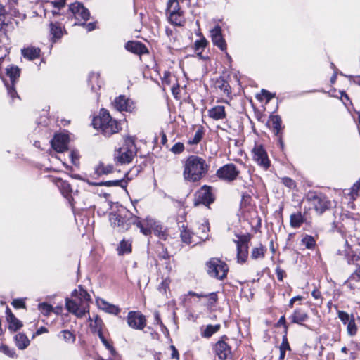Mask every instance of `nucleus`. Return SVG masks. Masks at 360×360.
<instances>
[{
    "label": "nucleus",
    "mask_w": 360,
    "mask_h": 360,
    "mask_svg": "<svg viewBox=\"0 0 360 360\" xmlns=\"http://www.w3.org/2000/svg\"><path fill=\"white\" fill-rule=\"evenodd\" d=\"M113 165L111 164L105 165L104 162H99L95 168V173L97 175L108 174L113 172Z\"/></svg>",
    "instance_id": "nucleus-28"
},
{
    "label": "nucleus",
    "mask_w": 360,
    "mask_h": 360,
    "mask_svg": "<svg viewBox=\"0 0 360 360\" xmlns=\"http://www.w3.org/2000/svg\"><path fill=\"white\" fill-rule=\"evenodd\" d=\"M65 306L68 311L75 314L77 316H82L86 312L84 307L77 298L75 300L66 298Z\"/></svg>",
    "instance_id": "nucleus-17"
},
{
    "label": "nucleus",
    "mask_w": 360,
    "mask_h": 360,
    "mask_svg": "<svg viewBox=\"0 0 360 360\" xmlns=\"http://www.w3.org/2000/svg\"><path fill=\"white\" fill-rule=\"evenodd\" d=\"M89 320L91 321L90 327L94 333H98L99 331H102L103 323L98 315L89 317Z\"/></svg>",
    "instance_id": "nucleus-29"
},
{
    "label": "nucleus",
    "mask_w": 360,
    "mask_h": 360,
    "mask_svg": "<svg viewBox=\"0 0 360 360\" xmlns=\"http://www.w3.org/2000/svg\"><path fill=\"white\" fill-rule=\"evenodd\" d=\"M248 255V248L237 247V259L238 263H244Z\"/></svg>",
    "instance_id": "nucleus-43"
},
{
    "label": "nucleus",
    "mask_w": 360,
    "mask_h": 360,
    "mask_svg": "<svg viewBox=\"0 0 360 360\" xmlns=\"http://www.w3.org/2000/svg\"><path fill=\"white\" fill-rule=\"evenodd\" d=\"M360 194V178L353 186L351 188L348 195L350 196V199L354 200Z\"/></svg>",
    "instance_id": "nucleus-45"
},
{
    "label": "nucleus",
    "mask_w": 360,
    "mask_h": 360,
    "mask_svg": "<svg viewBox=\"0 0 360 360\" xmlns=\"http://www.w3.org/2000/svg\"><path fill=\"white\" fill-rule=\"evenodd\" d=\"M347 330L349 335L350 336L355 335L357 332V326L355 323L354 319L353 317L347 324Z\"/></svg>",
    "instance_id": "nucleus-49"
},
{
    "label": "nucleus",
    "mask_w": 360,
    "mask_h": 360,
    "mask_svg": "<svg viewBox=\"0 0 360 360\" xmlns=\"http://www.w3.org/2000/svg\"><path fill=\"white\" fill-rule=\"evenodd\" d=\"M221 328L220 324H216V325H207L204 330H202L201 331V335L203 338H210L213 334L217 333L219 330Z\"/></svg>",
    "instance_id": "nucleus-34"
},
{
    "label": "nucleus",
    "mask_w": 360,
    "mask_h": 360,
    "mask_svg": "<svg viewBox=\"0 0 360 360\" xmlns=\"http://www.w3.org/2000/svg\"><path fill=\"white\" fill-rule=\"evenodd\" d=\"M70 11L73 14L76 20H82L86 21L90 17V13L83 4L80 2H75L71 4L69 6Z\"/></svg>",
    "instance_id": "nucleus-13"
},
{
    "label": "nucleus",
    "mask_w": 360,
    "mask_h": 360,
    "mask_svg": "<svg viewBox=\"0 0 360 360\" xmlns=\"http://www.w3.org/2000/svg\"><path fill=\"white\" fill-rule=\"evenodd\" d=\"M209 116L216 120L224 119L226 117L224 106L217 105L209 110Z\"/></svg>",
    "instance_id": "nucleus-25"
},
{
    "label": "nucleus",
    "mask_w": 360,
    "mask_h": 360,
    "mask_svg": "<svg viewBox=\"0 0 360 360\" xmlns=\"http://www.w3.org/2000/svg\"><path fill=\"white\" fill-rule=\"evenodd\" d=\"M20 70L17 66L11 65L6 68V75L10 78L11 84H8L6 81H4V83L7 88L8 94L12 99L15 98H18L14 85L16 81L18 80V77H20Z\"/></svg>",
    "instance_id": "nucleus-8"
},
{
    "label": "nucleus",
    "mask_w": 360,
    "mask_h": 360,
    "mask_svg": "<svg viewBox=\"0 0 360 360\" xmlns=\"http://www.w3.org/2000/svg\"><path fill=\"white\" fill-rule=\"evenodd\" d=\"M214 201V196L212 192V187L203 186L195 194L194 205L200 204L208 207Z\"/></svg>",
    "instance_id": "nucleus-7"
},
{
    "label": "nucleus",
    "mask_w": 360,
    "mask_h": 360,
    "mask_svg": "<svg viewBox=\"0 0 360 360\" xmlns=\"http://www.w3.org/2000/svg\"><path fill=\"white\" fill-rule=\"evenodd\" d=\"M304 222V218L300 212L297 213H293L290 215V226L292 228H299Z\"/></svg>",
    "instance_id": "nucleus-36"
},
{
    "label": "nucleus",
    "mask_w": 360,
    "mask_h": 360,
    "mask_svg": "<svg viewBox=\"0 0 360 360\" xmlns=\"http://www.w3.org/2000/svg\"><path fill=\"white\" fill-rule=\"evenodd\" d=\"M141 221L144 224L145 228L149 231L148 235L150 234L153 231L154 234L157 236L160 239L164 240L167 239V234L166 233L165 229L162 225L158 224L150 218H146L143 220H141Z\"/></svg>",
    "instance_id": "nucleus-12"
},
{
    "label": "nucleus",
    "mask_w": 360,
    "mask_h": 360,
    "mask_svg": "<svg viewBox=\"0 0 360 360\" xmlns=\"http://www.w3.org/2000/svg\"><path fill=\"white\" fill-rule=\"evenodd\" d=\"M238 240H234V243L236 244V247L239 248H248V243L251 239L250 234H245L241 236H237Z\"/></svg>",
    "instance_id": "nucleus-40"
},
{
    "label": "nucleus",
    "mask_w": 360,
    "mask_h": 360,
    "mask_svg": "<svg viewBox=\"0 0 360 360\" xmlns=\"http://www.w3.org/2000/svg\"><path fill=\"white\" fill-rule=\"evenodd\" d=\"M89 84L93 91H96L100 88L99 74L92 72L89 76Z\"/></svg>",
    "instance_id": "nucleus-39"
},
{
    "label": "nucleus",
    "mask_w": 360,
    "mask_h": 360,
    "mask_svg": "<svg viewBox=\"0 0 360 360\" xmlns=\"http://www.w3.org/2000/svg\"><path fill=\"white\" fill-rule=\"evenodd\" d=\"M252 153L254 161L264 169H268L271 162L264 147L262 145L256 144L252 148Z\"/></svg>",
    "instance_id": "nucleus-9"
},
{
    "label": "nucleus",
    "mask_w": 360,
    "mask_h": 360,
    "mask_svg": "<svg viewBox=\"0 0 360 360\" xmlns=\"http://www.w3.org/2000/svg\"><path fill=\"white\" fill-rule=\"evenodd\" d=\"M118 254L122 255L131 252V245L129 241L122 240L117 248Z\"/></svg>",
    "instance_id": "nucleus-41"
},
{
    "label": "nucleus",
    "mask_w": 360,
    "mask_h": 360,
    "mask_svg": "<svg viewBox=\"0 0 360 360\" xmlns=\"http://www.w3.org/2000/svg\"><path fill=\"white\" fill-rule=\"evenodd\" d=\"M210 37L213 44L221 51L226 50V43L222 35L221 27L216 25L210 30Z\"/></svg>",
    "instance_id": "nucleus-15"
},
{
    "label": "nucleus",
    "mask_w": 360,
    "mask_h": 360,
    "mask_svg": "<svg viewBox=\"0 0 360 360\" xmlns=\"http://www.w3.org/2000/svg\"><path fill=\"white\" fill-rule=\"evenodd\" d=\"M266 250V248L263 245L259 244V246L252 249L250 257L252 259H262L264 257Z\"/></svg>",
    "instance_id": "nucleus-30"
},
{
    "label": "nucleus",
    "mask_w": 360,
    "mask_h": 360,
    "mask_svg": "<svg viewBox=\"0 0 360 360\" xmlns=\"http://www.w3.org/2000/svg\"><path fill=\"white\" fill-rule=\"evenodd\" d=\"M68 136L63 134H56L51 141L52 148L57 152L62 153L68 148Z\"/></svg>",
    "instance_id": "nucleus-18"
},
{
    "label": "nucleus",
    "mask_w": 360,
    "mask_h": 360,
    "mask_svg": "<svg viewBox=\"0 0 360 360\" xmlns=\"http://www.w3.org/2000/svg\"><path fill=\"white\" fill-rule=\"evenodd\" d=\"M279 350H283V351L290 350V347L288 343L286 334H285L283 337L282 343L279 347Z\"/></svg>",
    "instance_id": "nucleus-57"
},
{
    "label": "nucleus",
    "mask_w": 360,
    "mask_h": 360,
    "mask_svg": "<svg viewBox=\"0 0 360 360\" xmlns=\"http://www.w3.org/2000/svg\"><path fill=\"white\" fill-rule=\"evenodd\" d=\"M92 124L94 128H98L105 136H110L117 133L120 127L118 122L113 120L108 111L105 109H101L99 115L93 120Z\"/></svg>",
    "instance_id": "nucleus-3"
},
{
    "label": "nucleus",
    "mask_w": 360,
    "mask_h": 360,
    "mask_svg": "<svg viewBox=\"0 0 360 360\" xmlns=\"http://www.w3.org/2000/svg\"><path fill=\"white\" fill-rule=\"evenodd\" d=\"M215 87L220 89L225 95H229L231 93L229 82L221 77L216 80Z\"/></svg>",
    "instance_id": "nucleus-31"
},
{
    "label": "nucleus",
    "mask_w": 360,
    "mask_h": 360,
    "mask_svg": "<svg viewBox=\"0 0 360 360\" xmlns=\"http://www.w3.org/2000/svg\"><path fill=\"white\" fill-rule=\"evenodd\" d=\"M6 320L9 323V330L16 331L22 326V322L15 316V315L12 313L11 310L8 307H6Z\"/></svg>",
    "instance_id": "nucleus-19"
},
{
    "label": "nucleus",
    "mask_w": 360,
    "mask_h": 360,
    "mask_svg": "<svg viewBox=\"0 0 360 360\" xmlns=\"http://www.w3.org/2000/svg\"><path fill=\"white\" fill-rule=\"evenodd\" d=\"M181 238L184 243L189 245L192 243V233L190 230L187 229L186 227L182 226V230L181 231Z\"/></svg>",
    "instance_id": "nucleus-44"
},
{
    "label": "nucleus",
    "mask_w": 360,
    "mask_h": 360,
    "mask_svg": "<svg viewBox=\"0 0 360 360\" xmlns=\"http://www.w3.org/2000/svg\"><path fill=\"white\" fill-rule=\"evenodd\" d=\"M38 307L41 313L46 316H48L53 310V307L46 302L39 304Z\"/></svg>",
    "instance_id": "nucleus-50"
},
{
    "label": "nucleus",
    "mask_w": 360,
    "mask_h": 360,
    "mask_svg": "<svg viewBox=\"0 0 360 360\" xmlns=\"http://www.w3.org/2000/svg\"><path fill=\"white\" fill-rule=\"evenodd\" d=\"M12 305L16 309L24 308L25 302L22 299H15L12 302Z\"/></svg>",
    "instance_id": "nucleus-59"
},
{
    "label": "nucleus",
    "mask_w": 360,
    "mask_h": 360,
    "mask_svg": "<svg viewBox=\"0 0 360 360\" xmlns=\"http://www.w3.org/2000/svg\"><path fill=\"white\" fill-rule=\"evenodd\" d=\"M338 318L341 320V321L344 323H348L349 320V315L343 311L338 310L337 311Z\"/></svg>",
    "instance_id": "nucleus-54"
},
{
    "label": "nucleus",
    "mask_w": 360,
    "mask_h": 360,
    "mask_svg": "<svg viewBox=\"0 0 360 360\" xmlns=\"http://www.w3.org/2000/svg\"><path fill=\"white\" fill-rule=\"evenodd\" d=\"M97 334H98L99 338L101 339V342H103V344L106 347V348L112 352H114L112 345L105 339V338L104 337V335L103 334V332L99 331V333Z\"/></svg>",
    "instance_id": "nucleus-53"
},
{
    "label": "nucleus",
    "mask_w": 360,
    "mask_h": 360,
    "mask_svg": "<svg viewBox=\"0 0 360 360\" xmlns=\"http://www.w3.org/2000/svg\"><path fill=\"white\" fill-rule=\"evenodd\" d=\"M207 274L214 278L222 280L226 277L229 267L217 258H212L207 262Z\"/></svg>",
    "instance_id": "nucleus-6"
},
{
    "label": "nucleus",
    "mask_w": 360,
    "mask_h": 360,
    "mask_svg": "<svg viewBox=\"0 0 360 360\" xmlns=\"http://www.w3.org/2000/svg\"><path fill=\"white\" fill-rule=\"evenodd\" d=\"M0 352H3L4 354L7 355L9 357L15 356V350L13 349L9 348L7 345L0 346Z\"/></svg>",
    "instance_id": "nucleus-52"
},
{
    "label": "nucleus",
    "mask_w": 360,
    "mask_h": 360,
    "mask_svg": "<svg viewBox=\"0 0 360 360\" xmlns=\"http://www.w3.org/2000/svg\"><path fill=\"white\" fill-rule=\"evenodd\" d=\"M203 134H204V132H203L202 129H198L195 131L194 137L193 139H191L188 141V143L190 145L198 144L201 141V139H202Z\"/></svg>",
    "instance_id": "nucleus-48"
},
{
    "label": "nucleus",
    "mask_w": 360,
    "mask_h": 360,
    "mask_svg": "<svg viewBox=\"0 0 360 360\" xmlns=\"http://www.w3.org/2000/svg\"><path fill=\"white\" fill-rule=\"evenodd\" d=\"M271 127L275 134L278 136L281 129V118L279 115H273L270 119Z\"/></svg>",
    "instance_id": "nucleus-33"
},
{
    "label": "nucleus",
    "mask_w": 360,
    "mask_h": 360,
    "mask_svg": "<svg viewBox=\"0 0 360 360\" xmlns=\"http://www.w3.org/2000/svg\"><path fill=\"white\" fill-rule=\"evenodd\" d=\"M109 220L111 225L114 227H117L121 232L129 229L132 224L139 228L140 231L145 236H148L149 232L148 229L145 228L144 224L141 221L140 218L134 215L128 210L110 213Z\"/></svg>",
    "instance_id": "nucleus-1"
},
{
    "label": "nucleus",
    "mask_w": 360,
    "mask_h": 360,
    "mask_svg": "<svg viewBox=\"0 0 360 360\" xmlns=\"http://www.w3.org/2000/svg\"><path fill=\"white\" fill-rule=\"evenodd\" d=\"M276 274L278 280H279L280 281H282L283 279L284 271L282 270L281 269H280L279 267H277L276 269Z\"/></svg>",
    "instance_id": "nucleus-63"
},
{
    "label": "nucleus",
    "mask_w": 360,
    "mask_h": 360,
    "mask_svg": "<svg viewBox=\"0 0 360 360\" xmlns=\"http://www.w3.org/2000/svg\"><path fill=\"white\" fill-rule=\"evenodd\" d=\"M51 33L54 38L59 39L63 34L62 28L58 24L51 23Z\"/></svg>",
    "instance_id": "nucleus-47"
},
{
    "label": "nucleus",
    "mask_w": 360,
    "mask_h": 360,
    "mask_svg": "<svg viewBox=\"0 0 360 360\" xmlns=\"http://www.w3.org/2000/svg\"><path fill=\"white\" fill-rule=\"evenodd\" d=\"M308 318L307 314L303 309H296L290 316V319L292 323L302 324V323L306 321Z\"/></svg>",
    "instance_id": "nucleus-23"
},
{
    "label": "nucleus",
    "mask_w": 360,
    "mask_h": 360,
    "mask_svg": "<svg viewBox=\"0 0 360 360\" xmlns=\"http://www.w3.org/2000/svg\"><path fill=\"white\" fill-rule=\"evenodd\" d=\"M215 352L221 360H226L231 358L230 346L223 340H219L215 345Z\"/></svg>",
    "instance_id": "nucleus-16"
},
{
    "label": "nucleus",
    "mask_w": 360,
    "mask_h": 360,
    "mask_svg": "<svg viewBox=\"0 0 360 360\" xmlns=\"http://www.w3.org/2000/svg\"><path fill=\"white\" fill-rule=\"evenodd\" d=\"M205 297L207 298V305L209 307L214 306L218 300V296L216 292L207 294V297Z\"/></svg>",
    "instance_id": "nucleus-51"
},
{
    "label": "nucleus",
    "mask_w": 360,
    "mask_h": 360,
    "mask_svg": "<svg viewBox=\"0 0 360 360\" xmlns=\"http://www.w3.org/2000/svg\"><path fill=\"white\" fill-rule=\"evenodd\" d=\"M127 183L123 180H114V181H107L99 184L101 186H120V187H126Z\"/></svg>",
    "instance_id": "nucleus-46"
},
{
    "label": "nucleus",
    "mask_w": 360,
    "mask_h": 360,
    "mask_svg": "<svg viewBox=\"0 0 360 360\" xmlns=\"http://www.w3.org/2000/svg\"><path fill=\"white\" fill-rule=\"evenodd\" d=\"M58 187L60 188L62 194L66 198H68L69 195L72 193V190L70 184L65 181L62 179H58L57 181Z\"/></svg>",
    "instance_id": "nucleus-32"
},
{
    "label": "nucleus",
    "mask_w": 360,
    "mask_h": 360,
    "mask_svg": "<svg viewBox=\"0 0 360 360\" xmlns=\"http://www.w3.org/2000/svg\"><path fill=\"white\" fill-rule=\"evenodd\" d=\"M168 20L172 25L176 26H183L185 23V18L184 16L183 11L169 14Z\"/></svg>",
    "instance_id": "nucleus-24"
},
{
    "label": "nucleus",
    "mask_w": 360,
    "mask_h": 360,
    "mask_svg": "<svg viewBox=\"0 0 360 360\" xmlns=\"http://www.w3.org/2000/svg\"><path fill=\"white\" fill-rule=\"evenodd\" d=\"M282 182L285 186H287L289 188H292L295 186V181L289 177L283 178Z\"/></svg>",
    "instance_id": "nucleus-58"
},
{
    "label": "nucleus",
    "mask_w": 360,
    "mask_h": 360,
    "mask_svg": "<svg viewBox=\"0 0 360 360\" xmlns=\"http://www.w3.org/2000/svg\"><path fill=\"white\" fill-rule=\"evenodd\" d=\"M15 342L16 346L19 349H25L29 346L30 343V341L27 337V335L21 333L15 335Z\"/></svg>",
    "instance_id": "nucleus-26"
},
{
    "label": "nucleus",
    "mask_w": 360,
    "mask_h": 360,
    "mask_svg": "<svg viewBox=\"0 0 360 360\" xmlns=\"http://www.w3.org/2000/svg\"><path fill=\"white\" fill-rule=\"evenodd\" d=\"M125 49L134 53L141 55L147 52V49L141 42L128 41L125 44Z\"/></svg>",
    "instance_id": "nucleus-21"
},
{
    "label": "nucleus",
    "mask_w": 360,
    "mask_h": 360,
    "mask_svg": "<svg viewBox=\"0 0 360 360\" xmlns=\"http://www.w3.org/2000/svg\"><path fill=\"white\" fill-rule=\"evenodd\" d=\"M40 54V49L39 48H25L22 49V55L24 58L32 60L39 58Z\"/></svg>",
    "instance_id": "nucleus-27"
},
{
    "label": "nucleus",
    "mask_w": 360,
    "mask_h": 360,
    "mask_svg": "<svg viewBox=\"0 0 360 360\" xmlns=\"http://www.w3.org/2000/svg\"><path fill=\"white\" fill-rule=\"evenodd\" d=\"M113 105L119 111L132 112L135 109L134 101L122 95L115 98Z\"/></svg>",
    "instance_id": "nucleus-14"
},
{
    "label": "nucleus",
    "mask_w": 360,
    "mask_h": 360,
    "mask_svg": "<svg viewBox=\"0 0 360 360\" xmlns=\"http://www.w3.org/2000/svg\"><path fill=\"white\" fill-rule=\"evenodd\" d=\"M170 348H171V349L172 351V354H171V357L172 359H175L176 360H179V352L176 349V348L174 345H171Z\"/></svg>",
    "instance_id": "nucleus-62"
},
{
    "label": "nucleus",
    "mask_w": 360,
    "mask_h": 360,
    "mask_svg": "<svg viewBox=\"0 0 360 360\" xmlns=\"http://www.w3.org/2000/svg\"><path fill=\"white\" fill-rule=\"evenodd\" d=\"M207 44V41L206 40L205 38H202L200 40H197L195 42V51H198L200 49H203L204 48L206 47Z\"/></svg>",
    "instance_id": "nucleus-55"
},
{
    "label": "nucleus",
    "mask_w": 360,
    "mask_h": 360,
    "mask_svg": "<svg viewBox=\"0 0 360 360\" xmlns=\"http://www.w3.org/2000/svg\"><path fill=\"white\" fill-rule=\"evenodd\" d=\"M184 149V146L182 143L178 142L176 143L172 148H171V151L174 154H179L183 152Z\"/></svg>",
    "instance_id": "nucleus-56"
},
{
    "label": "nucleus",
    "mask_w": 360,
    "mask_h": 360,
    "mask_svg": "<svg viewBox=\"0 0 360 360\" xmlns=\"http://www.w3.org/2000/svg\"><path fill=\"white\" fill-rule=\"evenodd\" d=\"M208 170L205 160L198 156L191 155L185 162L184 177L186 180L195 182L200 180Z\"/></svg>",
    "instance_id": "nucleus-2"
},
{
    "label": "nucleus",
    "mask_w": 360,
    "mask_h": 360,
    "mask_svg": "<svg viewBox=\"0 0 360 360\" xmlns=\"http://www.w3.org/2000/svg\"><path fill=\"white\" fill-rule=\"evenodd\" d=\"M348 264H353L356 266V269L352 274L349 279L359 281L360 280V252L358 255H354L348 259Z\"/></svg>",
    "instance_id": "nucleus-20"
},
{
    "label": "nucleus",
    "mask_w": 360,
    "mask_h": 360,
    "mask_svg": "<svg viewBox=\"0 0 360 360\" xmlns=\"http://www.w3.org/2000/svg\"><path fill=\"white\" fill-rule=\"evenodd\" d=\"M136 154V147L132 138L125 139L124 146L120 148L115 154V160L120 164L131 162Z\"/></svg>",
    "instance_id": "nucleus-4"
},
{
    "label": "nucleus",
    "mask_w": 360,
    "mask_h": 360,
    "mask_svg": "<svg viewBox=\"0 0 360 360\" xmlns=\"http://www.w3.org/2000/svg\"><path fill=\"white\" fill-rule=\"evenodd\" d=\"M86 21H84L82 23H77V22H75V25H82L84 26L86 30L87 31L90 32V31H92L95 29L96 26H95V23L94 22H89V23H86L85 22Z\"/></svg>",
    "instance_id": "nucleus-60"
},
{
    "label": "nucleus",
    "mask_w": 360,
    "mask_h": 360,
    "mask_svg": "<svg viewBox=\"0 0 360 360\" xmlns=\"http://www.w3.org/2000/svg\"><path fill=\"white\" fill-rule=\"evenodd\" d=\"M301 244L307 249H313L316 246V240L313 236L306 235L302 238Z\"/></svg>",
    "instance_id": "nucleus-42"
},
{
    "label": "nucleus",
    "mask_w": 360,
    "mask_h": 360,
    "mask_svg": "<svg viewBox=\"0 0 360 360\" xmlns=\"http://www.w3.org/2000/svg\"><path fill=\"white\" fill-rule=\"evenodd\" d=\"M167 13L169 15L170 13H177L179 11H182L181 10V7L178 0H168L167 4Z\"/></svg>",
    "instance_id": "nucleus-38"
},
{
    "label": "nucleus",
    "mask_w": 360,
    "mask_h": 360,
    "mask_svg": "<svg viewBox=\"0 0 360 360\" xmlns=\"http://www.w3.org/2000/svg\"><path fill=\"white\" fill-rule=\"evenodd\" d=\"M72 295L78 299L79 302L82 304L84 302H88L90 300L89 294L81 287H79V291L75 290L72 292Z\"/></svg>",
    "instance_id": "nucleus-35"
},
{
    "label": "nucleus",
    "mask_w": 360,
    "mask_h": 360,
    "mask_svg": "<svg viewBox=\"0 0 360 360\" xmlns=\"http://www.w3.org/2000/svg\"><path fill=\"white\" fill-rule=\"evenodd\" d=\"M58 337L62 338L67 343H74L76 340L75 335L69 330H62Z\"/></svg>",
    "instance_id": "nucleus-37"
},
{
    "label": "nucleus",
    "mask_w": 360,
    "mask_h": 360,
    "mask_svg": "<svg viewBox=\"0 0 360 360\" xmlns=\"http://www.w3.org/2000/svg\"><path fill=\"white\" fill-rule=\"evenodd\" d=\"M307 201L314 206L319 214L331 207V201L324 194L316 191H309L305 197Z\"/></svg>",
    "instance_id": "nucleus-5"
},
{
    "label": "nucleus",
    "mask_w": 360,
    "mask_h": 360,
    "mask_svg": "<svg viewBox=\"0 0 360 360\" xmlns=\"http://www.w3.org/2000/svg\"><path fill=\"white\" fill-rule=\"evenodd\" d=\"M238 174L239 171L237 169L236 165L232 163L226 164L217 171V176L219 179L227 181H234Z\"/></svg>",
    "instance_id": "nucleus-10"
},
{
    "label": "nucleus",
    "mask_w": 360,
    "mask_h": 360,
    "mask_svg": "<svg viewBox=\"0 0 360 360\" xmlns=\"http://www.w3.org/2000/svg\"><path fill=\"white\" fill-rule=\"evenodd\" d=\"M241 197V206H245L248 203H249L251 197L246 193H243Z\"/></svg>",
    "instance_id": "nucleus-61"
},
{
    "label": "nucleus",
    "mask_w": 360,
    "mask_h": 360,
    "mask_svg": "<svg viewBox=\"0 0 360 360\" xmlns=\"http://www.w3.org/2000/svg\"><path fill=\"white\" fill-rule=\"evenodd\" d=\"M96 303L101 309L109 314L117 315L120 311V309L117 306L110 304L103 299H97Z\"/></svg>",
    "instance_id": "nucleus-22"
},
{
    "label": "nucleus",
    "mask_w": 360,
    "mask_h": 360,
    "mask_svg": "<svg viewBox=\"0 0 360 360\" xmlns=\"http://www.w3.org/2000/svg\"><path fill=\"white\" fill-rule=\"evenodd\" d=\"M277 325L278 326H281V325L284 326V327H285V333H287V328L288 327H287V325H286V321H285V318L284 316H281L279 319V320H278V321L277 323Z\"/></svg>",
    "instance_id": "nucleus-64"
},
{
    "label": "nucleus",
    "mask_w": 360,
    "mask_h": 360,
    "mask_svg": "<svg viewBox=\"0 0 360 360\" xmlns=\"http://www.w3.org/2000/svg\"><path fill=\"white\" fill-rule=\"evenodd\" d=\"M127 321L129 326L133 329L143 330L146 326V317L139 311H129Z\"/></svg>",
    "instance_id": "nucleus-11"
}]
</instances>
